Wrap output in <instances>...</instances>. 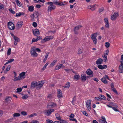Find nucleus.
Wrapping results in <instances>:
<instances>
[{"mask_svg": "<svg viewBox=\"0 0 123 123\" xmlns=\"http://www.w3.org/2000/svg\"><path fill=\"white\" fill-rule=\"evenodd\" d=\"M46 4L49 5L47 11H51L52 10H54L55 8V6L53 5V3L52 2H48L46 3Z\"/></svg>", "mask_w": 123, "mask_h": 123, "instance_id": "nucleus-1", "label": "nucleus"}, {"mask_svg": "<svg viewBox=\"0 0 123 123\" xmlns=\"http://www.w3.org/2000/svg\"><path fill=\"white\" fill-rule=\"evenodd\" d=\"M119 16L118 12H112V14L111 15V19L112 20L114 21Z\"/></svg>", "mask_w": 123, "mask_h": 123, "instance_id": "nucleus-2", "label": "nucleus"}, {"mask_svg": "<svg viewBox=\"0 0 123 123\" xmlns=\"http://www.w3.org/2000/svg\"><path fill=\"white\" fill-rule=\"evenodd\" d=\"M26 73L25 72H23L20 74L19 76L16 78L14 80V81L19 80L21 79H24L25 77Z\"/></svg>", "mask_w": 123, "mask_h": 123, "instance_id": "nucleus-3", "label": "nucleus"}, {"mask_svg": "<svg viewBox=\"0 0 123 123\" xmlns=\"http://www.w3.org/2000/svg\"><path fill=\"white\" fill-rule=\"evenodd\" d=\"M54 111V110L53 109H49L43 111V113L45 115L47 116H50L52 113Z\"/></svg>", "mask_w": 123, "mask_h": 123, "instance_id": "nucleus-4", "label": "nucleus"}, {"mask_svg": "<svg viewBox=\"0 0 123 123\" xmlns=\"http://www.w3.org/2000/svg\"><path fill=\"white\" fill-rule=\"evenodd\" d=\"M97 33H95L92 34L91 35V38L92 40L93 43L95 44H96L97 43V40L96 38Z\"/></svg>", "mask_w": 123, "mask_h": 123, "instance_id": "nucleus-5", "label": "nucleus"}, {"mask_svg": "<svg viewBox=\"0 0 123 123\" xmlns=\"http://www.w3.org/2000/svg\"><path fill=\"white\" fill-rule=\"evenodd\" d=\"M31 54L32 56L33 57H36L38 55V54L36 53V50L33 47L31 48Z\"/></svg>", "mask_w": 123, "mask_h": 123, "instance_id": "nucleus-6", "label": "nucleus"}, {"mask_svg": "<svg viewBox=\"0 0 123 123\" xmlns=\"http://www.w3.org/2000/svg\"><path fill=\"white\" fill-rule=\"evenodd\" d=\"M91 100L89 99L87 100L86 103V106L89 111H90L91 110Z\"/></svg>", "mask_w": 123, "mask_h": 123, "instance_id": "nucleus-7", "label": "nucleus"}, {"mask_svg": "<svg viewBox=\"0 0 123 123\" xmlns=\"http://www.w3.org/2000/svg\"><path fill=\"white\" fill-rule=\"evenodd\" d=\"M44 82L43 81H41L37 82V85L36 88L37 89L41 88L43 86V85L44 83Z\"/></svg>", "mask_w": 123, "mask_h": 123, "instance_id": "nucleus-8", "label": "nucleus"}, {"mask_svg": "<svg viewBox=\"0 0 123 123\" xmlns=\"http://www.w3.org/2000/svg\"><path fill=\"white\" fill-rule=\"evenodd\" d=\"M86 74L89 76L88 78H90V77H92L93 76V72L90 69H88L86 71Z\"/></svg>", "mask_w": 123, "mask_h": 123, "instance_id": "nucleus-9", "label": "nucleus"}, {"mask_svg": "<svg viewBox=\"0 0 123 123\" xmlns=\"http://www.w3.org/2000/svg\"><path fill=\"white\" fill-rule=\"evenodd\" d=\"M8 28L10 30H13L14 29L15 26L14 24L11 22H9L8 23Z\"/></svg>", "mask_w": 123, "mask_h": 123, "instance_id": "nucleus-10", "label": "nucleus"}, {"mask_svg": "<svg viewBox=\"0 0 123 123\" xmlns=\"http://www.w3.org/2000/svg\"><path fill=\"white\" fill-rule=\"evenodd\" d=\"M54 37L52 36H47L43 39L42 41L44 42H46L49 41L50 40L52 39Z\"/></svg>", "mask_w": 123, "mask_h": 123, "instance_id": "nucleus-11", "label": "nucleus"}, {"mask_svg": "<svg viewBox=\"0 0 123 123\" xmlns=\"http://www.w3.org/2000/svg\"><path fill=\"white\" fill-rule=\"evenodd\" d=\"M82 27L81 25H79L75 27L74 29V31L75 34H78V30L79 29Z\"/></svg>", "mask_w": 123, "mask_h": 123, "instance_id": "nucleus-12", "label": "nucleus"}, {"mask_svg": "<svg viewBox=\"0 0 123 123\" xmlns=\"http://www.w3.org/2000/svg\"><path fill=\"white\" fill-rule=\"evenodd\" d=\"M81 80L83 81H85L87 79V76L84 74H81Z\"/></svg>", "mask_w": 123, "mask_h": 123, "instance_id": "nucleus-13", "label": "nucleus"}, {"mask_svg": "<svg viewBox=\"0 0 123 123\" xmlns=\"http://www.w3.org/2000/svg\"><path fill=\"white\" fill-rule=\"evenodd\" d=\"M37 82L35 81L32 82L31 83V89H34L37 86Z\"/></svg>", "mask_w": 123, "mask_h": 123, "instance_id": "nucleus-14", "label": "nucleus"}, {"mask_svg": "<svg viewBox=\"0 0 123 123\" xmlns=\"http://www.w3.org/2000/svg\"><path fill=\"white\" fill-rule=\"evenodd\" d=\"M104 22L105 24V27L106 28H108L109 26V23L108 18H105Z\"/></svg>", "mask_w": 123, "mask_h": 123, "instance_id": "nucleus-15", "label": "nucleus"}, {"mask_svg": "<svg viewBox=\"0 0 123 123\" xmlns=\"http://www.w3.org/2000/svg\"><path fill=\"white\" fill-rule=\"evenodd\" d=\"M12 99L11 98V97L8 96L6 97L5 99V102L7 103H9L11 101Z\"/></svg>", "mask_w": 123, "mask_h": 123, "instance_id": "nucleus-16", "label": "nucleus"}, {"mask_svg": "<svg viewBox=\"0 0 123 123\" xmlns=\"http://www.w3.org/2000/svg\"><path fill=\"white\" fill-rule=\"evenodd\" d=\"M107 67L106 65H99L98 66V67L100 69H103L106 68Z\"/></svg>", "mask_w": 123, "mask_h": 123, "instance_id": "nucleus-17", "label": "nucleus"}, {"mask_svg": "<svg viewBox=\"0 0 123 123\" xmlns=\"http://www.w3.org/2000/svg\"><path fill=\"white\" fill-rule=\"evenodd\" d=\"M57 97L58 98H60L62 97V92L60 89L57 90Z\"/></svg>", "mask_w": 123, "mask_h": 123, "instance_id": "nucleus-18", "label": "nucleus"}, {"mask_svg": "<svg viewBox=\"0 0 123 123\" xmlns=\"http://www.w3.org/2000/svg\"><path fill=\"white\" fill-rule=\"evenodd\" d=\"M34 34L35 36H37L39 34V30L38 29H35L33 31Z\"/></svg>", "mask_w": 123, "mask_h": 123, "instance_id": "nucleus-19", "label": "nucleus"}, {"mask_svg": "<svg viewBox=\"0 0 123 123\" xmlns=\"http://www.w3.org/2000/svg\"><path fill=\"white\" fill-rule=\"evenodd\" d=\"M23 24V23L22 21H19L18 22L17 25V26L18 28H20L22 27Z\"/></svg>", "mask_w": 123, "mask_h": 123, "instance_id": "nucleus-20", "label": "nucleus"}, {"mask_svg": "<svg viewBox=\"0 0 123 123\" xmlns=\"http://www.w3.org/2000/svg\"><path fill=\"white\" fill-rule=\"evenodd\" d=\"M14 39L15 40L14 45H16L17 43L18 42V38L14 36Z\"/></svg>", "mask_w": 123, "mask_h": 123, "instance_id": "nucleus-21", "label": "nucleus"}, {"mask_svg": "<svg viewBox=\"0 0 123 123\" xmlns=\"http://www.w3.org/2000/svg\"><path fill=\"white\" fill-rule=\"evenodd\" d=\"M119 72L120 73L123 72V65H120L119 68Z\"/></svg>", "mask_w": 123, "mask_h": 123, "instance_id": "nucleus-22", "label": "nucleus"}, {"mask_svg": "<svg viewBox=\"0 0 123 123\" xmlns=\"http://www.w3.org/2000/svg\"><path fill=\"white\" fill-rule=\"evenodd\" d=\"M56 105V104L53 102H52L51 103H49V104L47 105V107L48 108L50 106L51 107H54Z\"/></svg>", "mask_w": 123, "mask_h": 123, "instance_id": "nucleus-23", "label": "nucleus"}, {"mask_svg": "<svg viewBox=\"0 0 123 123\" xmlns=\"http://www.w3.org/2000/svg\"><path fill=\"white\" fill-rule=\"evenodd\" d=\"M103 62V60L102 59L99 58L96 61V63L97 64H99L102 63Z\"/></svg>", "mask_w": 123, "mask_h": 123, "instance_id": "nucleus-24", "label": "nucleus"}, {"mask_svg": "<svg viewBox=\"0 0 123 123\" xmlns=\"http://www.w3.org/2000/svg\"><path fill=\"white\" fill-rule=\"evenodd\" d=\"M10 68L11 66L8 65L6 68V70L4 71V73L5 74H6L7 72L10 70Z\"/></svg>", "mask_w": 123, "mask_h": 123, "instance_id": "nucleus-25", "label": "nucleus"}, {"mask_svg": "<svg viewBox=\"0 0 123 123\" xmlns=\"http://www.w3.org/2000/svg\"><path fill=\"white\" fill-rule=\"evenodd\" d=\"M23 97L22 98L23 99H26L28 97V95L27 94H22Z\"/></svg>", "mask_w": 123, "mask_h": 123, "instance_id": "nucleus-26", "label": "nucleus"}, {"mask_svg": "<svg viewBox=\"0 0 123 123\" xmlns=\"http://www.w3.org/2000/svg\"><path fill=\"white\" fill-rule=\"evenodd\" d=\"M62 66V65L59 64L58 66H57L55 68V69L56 70H58L60 69Z\"/></svg>", "mask_w": 123, "mask_h": 123, "instance_id": "nucleus-27", "label": "nucleus"}, {"mask_svg": "<svg viewBox=\"0 0 123 123\" xmlns=\"http://www.w3.org/2000/svg\"><path fill=\"white\" fill-rule=\"evenodd\" d=\"M55 115L56 118L58 120L61 119V117L60 115L58 113H55Z\"/></svg>", "mask_w": 123, "mask_h": 123, "instance_id": "nucleus-28", "label": "nucleus"}, {"mask_svg": "<svg viewBox=\"0 0 123 123\" xmlns=\"http://www.w3.org/2000/svg\"><path fill=\"white\" fill-rule=\"evenodd\" d=\"M53 4H54L55 5H58L59 6H60L61 5L60 4V2L58 1V0H56L53 3Z\"/></svg>", "mask_w": 123, "mask_h": 123, "instance_id": "nucleus-29", "label": "nucleus"}, {"mask_svg": "<svg viewBox=\"0 0 123 123\" xmlns=\"http://www.w3.org/2000/svg\"><path fill=\"white\" fill-rule=\"evenodd\" d=\"M13 120V118H11L6 120L5 121V122L6 123H9L12 122Z\"/></svg>", "mask_w": 123, "mask_h": 123, "instance_id": "nucleus-30", "label": "nucleus"}, {"mask_svg": "<svg viewBox=\"0 0 123 123\" xmlns=\"http://www.w3.org/2000/svg\"><path fill=\"white\" fill-rule=\"evenodd\" d=\"M79 77L80 76L79 75L76 74L74 76V78L75 80H78Z\"/></svg>", "mask_w": 123, "mask_h": 123, "instance_id": "nucleus-31", "label": "nucleus"}, {"mask_svg": "<svg viewBox=\"0 0 123 123\" xmlns=\"http://www.w3.org/2000/svg\"><path fill=\"white\" fill-rule=\"evenodd\" d=\"M101 80L102 82H103L105 84H106L107 83V80H106V79H105V78H102L101 79Z\"/></svg>", "mask_w": 123, "mask_h": 123, "instance_id": "nucleus-32", "label": "nucleus"}, {"mask_svg": "<svg viewBox=\"0 0 123 123\" xmlns=\"http://www.w3.org/2000/svg\"><path fill=\"white\" fill-rule=\"evenodd\" d=\"M34 6H30L29 7V10L30 12H32L34 10Z\"/></svg>", "mask_w": 123, "mask_h": 123, "instance_id": "nucleus-33", "label": "nucleus"}, {"mask_svg": "<svg viewBox=\"0 0 123 123\" xmlns=\"http://www.w3.org/2000/svg\"><path fill=\"white\" fill-rule=\"evenodd\" d=\"M57 62L56 60H54L51 64L50 66L51 67L53 66Z\"/></svg>", "mask_w": 123, "mask_h": 123, "instance_id": "nucleus-34", "label": "nucleus"}, {"mask_svg": "<svg viewBox=\"0 0 123 123\" xmlns=\"http://www.w3.org/2000/svg\"><path fill=\"white\" fill-rule=\"evenodd\" d=\"M24 14V13L23 12H19L18 13H16V16H19L21 15H23Z\"/></svg>", "mask_w": 123, "mask_h": 123, "instance_id": "nucleus-35", "label": "nucleus"}, {"mask_svg": "<svg viewBox=\"0 0 123 123\" xmlns=\"http://www.w3.org/2000/svg\"><path fill=\"white\" fill-rule=\"evenodd\" d=\"M99 122L101 123H107L106 121V120H103L101 119H99L98 120Z\"/></svg>", "mask_w": 123, "mask_h": 123, "instance_id": "nucleus-36", "label": "nucleus"}, {"mask_svg": "<svg viewBox=\"0 0 123 123\" xmlns=\"http://www.w3.org/2000/svg\"><path fill=\"white\" fill-rule=\"evenodd\" d=\"M34 48V49L35 50H36L37 52H41V50L40 49L38 48H36L34 46L33 47Z\"/></svg>", "mask_w": 123, "mask_h": 123, "instance_id": "nucleus-37", "label": "nucleus"}, {"mask_svg": "<svg viewBox=\"0 0 123 123\" xmlns=\"http://www.w3.org/2000/svg\"><path fill=\"white\" fill-rule=\"evenodd\" d=\"M105 45L106 47L107 48L109 47H110V44L109 42H105Z\"/></svg>", "mask_w": 123, "mask_h": 123, "instance_id": "nucleus-38", "label": "nucleus"}, {"mask_svg": "<svg viewBox=\"0 0 123 123\" xmlns=\"http://www.w3.org/2000/svg\"><path fill=\"white\" fill-rule=\"evenodd\" d=\"M49 53H47L46 55L45 56V58L43 60V62H45L47 59Z\"/></svg>", "mask_w": 123, "mask_h": 123, "instance_id": "nucleus-39", "label": "nucleus"}, {"mask_svg": "<svg viewBox=\"0 0 123 123\" xmlns=\"http://www.w3.org/2000/svg\"><path fill=\"white\" fill-rule=\"evenodd\" d=\"M70 85L69 83H68L63 86L65 88H69L70 86Z\"/></svg>", "mask_w": 123, "mask_h": 123, "instance_id": "nucleus-40", "label": "nucleus"}, {"mask_svg": "<svg viewBox=\"0 0 123 123\" xmlns=\"http://www.w3.org/2000/svg\"><path fill=\"white\" fill-rule=\"evenodd\" d=\"M20 114L18 113H16L13 114V116L14 117H18L20 116Z\"/></svg>", "mask_w": 123, "mask_h": 123, "instance_id": "nucleus-41", "label": "nucleus"}, {"mask_svg": "<svg viewBox=\"0 0 123 123\" xmlns=\"http://www.w3.org/2000/svg\"><path fill=\"white\" fill-rule=\"evenodd\" d=\"M67 4V3L66 1H64L63 2H60V4L61 5H60V6H65V5H66Z\"/></svg>", "mask_w": 123, "mask_h": 123, "instance_id": "nucleus-42", "label": "nucleus"}, {"mask_svg": "<svg viewBox=\"0 0 123 123\" xmlns=\"http://www.w3.org/2000/svg\"><path fill=\"white\" fill-rule=\"evenodd\" d=\"M30 17L31 18V20L34 21V18L35 17L34 14H31V15Z\"/></svg>", "mask_w": 123, "mask_h": 123, "instance_id": "nucleus-43", "label": "nucleus"}, {"mask_svg": "<svg viewBox=\"0 0 123 123\" xmlns=\"http://www.w3.org/2000/svg\"><path fill=\"white\" fill-rule=\"evenodd\" d=\"M109 51L108 49H107L104 52V54L105 55H106L107 56L108 55L109 53Z\"/></svg>", "mask_w": 123, "mask_h": 123, "instance_id": "nucleus-44", "label": "nucleus"}, {"mask_svg": "<svg viewBox=\"0 0 123 123\" xmlns=\"http://www.w3.org/2000/svg\"><path fill=\"white\" fill-rule=\"evenodd\" d=\"M22 89L21 87L18 88L17 89V92H16L17 93L20 92L22 91Z\"/></svg>", "mask_w": 123, "mask_h": 123, "instance_id": "nucleus-45", "label": "nucleus"}, {"mask_svg": "<svg viewBox=\"0 0 123 123\" xmlns=\"http://www.w3.org/2000/svg\"><path fill=\"white\" fill-rule=\"evenodd\" d=\"M21 114L23 116H25L27 114V113L25 111H22L21 112Z\"/></svg>", "mask_w": 123, "mask_h": 123, "instance_id": "nucleus-46", "label": "nucleus"}, {"mask_svg": "<svg viewBox=\"0 0 123 123\" xmlns=\"http://www.w3.org/2000/svg\"><path fill=\"white\" fill-rule=\"evenodd\" d=\"M16 2L17 3L18 5L19 6H21V4L19 0H15Z\"/></svg>", "mask_w": 123, "mask_h": 123, "instance_id": "nucleus-47", "label": "nucleus"}, {"mask_svg": "<svg viewBox=\"0 0 123 123\" xmlns=\"http://www.w3.org/2000/svg\"><path fill=\"white\" fill-rule=\"evenodd\" d=\"M11 49L9 48L7 52V55H9L11 53Z\"/></svg>", "mask_w": 123, "mask_h": 123, "instance_id": "nucleus-48", "label": "nucleus"}, {"mask_svg": "<svg viewBox=\"0 0 123 123\" xmlns=\"http://www.w3.org/2000/svg\"><path fill=\"white\" fill-rule=\"evenodd\" d=\"M112 89L113 91L115 93L117 94H118L117 92V91L116 89L114 87L113 88H112Z\"/></svg>", "mask_w": 123, "mask_h": 123, "instance_id": "nucleus-49", "label": "nucleus"}, {"mask_svg": "<svg viewBox=\"0 0 123 123\" xmlns=\"http://www.w3.org/2000/svg\"><path fill=\"white\" fill-rule=\"evenodd\" d=\"M69 120L72 121H75V123H76L77 122V121L74 118H70Z\"/></svg>", "mask_w": 123, "mask_h": 123, "instance_id": "nucleus-50", "label": "nucleus"}, {"mask_svg": "<svg viewBox=\"0 0 123 123\" xmlns=\"http://www.w3.org/2000/svg\"><path fill=\"white\" fill-rule=\"evenodd\" d=\"M46 122L47 123H52L53 122L52 120H51L49 119H47Z\"/></svg>", "mask_w": 123, "mask_h": 123, "instance_id": "nucleus-51", "label": "nucleus"}, {"mask_svg": "<svg viewBox=\"0 0 123 123\" xmlns=\"http://www.w3.org/2000/svg\"><path fill=\"white\" fill-rule=\"evenodd\" d=\"M60 121L61 123H67V121L65 120H64L62 119L61 118V119L59 120Z\"/></svg>", "mask_w": 123, "mask_h": 123, "instance_id": "nucleus-52", "label": "nucleus"}, {"mask_svg": "<svg viewBox=\"0 0 123 123\" xmlns=\"http://www.w3.org/2000/svg\"><path fill=\"white\" fill-rule=\"evenodd\" d=\"M100 98L103 100H105L106 99V98L103 95H101Z\"/></svg>", "mask_w": 123, "mask_h": 123, "instance_id": "nucleus-53", "label": "nucleus"}, {"mask_svg": "<svg viewBox=\"0 0 123 123\" xmlns=\"http://www.w3.org/2000/svg\"><path fill=\"white\" fill-rule=\"evenodd\" d=\"M31 123H39V122L37 120H34L32 121Z\"/></svg>", "mask_w": 123, "mask_h": 123, "instance_id": "nucleus-54", "label": "nucleus"}, {"mask_svg": "<svg viewBox=\"0 0 123 123\" xmlns=\"http://www.w3.org/2000/svg\"><path fill=\"white\" fill-rule=\"evenodd\" d=\"M95 5L94 4L93 5L91 6V7H92V9H91V10L92 11H94L95 9Z\"/></svg>", "mask_w": 123, "mask_h": 123, "instance_id": "nucleus-55", "label": "nucleus"}, {"mask_svg": "<svg viewBox=\"0 0 123 123\" xmlns=\"http://www.w3.org/2000/svg\"><path fill=\"white\" fill-rule=\"evenodd\" d=\"M34 14L35 15V17L36 18H37L39 14L38 12H36L35 13H34Z\"/></svg>", "mask_w": 123, "mask_h": 123, "instance_id": "nucleus-56", "label": "nucleus"}, {"mask_svg": "<svg viewBox=\"0 0 123 123\" xmlns=\"http://www.w3.org/2000/svg\"><path fill=\"white\" fill-rule=\"evenodd\" d=\"M4 8V5L0 3V8L1 9H3Z\"/></svg>", "mask_w": 123, "mask_h": 123, "instance_id": "nucleus-57", "label": "nucleus"}, {"mask_svg": "<svg viewBox=\"0 0 123 123\" xmlns=\"http://www.w3.org/2000/svg\"><path fill=\"white\" fill-rule=\"evenodd\" d=\"M42 39V37H41L38 36H37V41L38 40H41Z\"/></svg>", "mask_w": 123, "mask_h": 123, "instance_id": "nucleus-58", "label": "nucleus"}, {"mask_svg": "<svg viewBox=\"0 0 123 123\" xmlns=\"http://www.w3.org/2000/svg\"><path fill=\"white\" fill-rule=\"evenodd\" d=\"M104 8L103 7L100 8L99 10V12H102L104 10Z\"/></svg>", "mask_w": 123, "mask_h": 123, "instance_id": "nucleus-59", "label": "nucleus"}, {"mask_svg": "<svg viewBox=\"0 0 123 123\" xmlns=\"http://www.w3.org/2000/svg\"><path fill=\"white\" fill-rule=\"evenodd\" d=\"M82 113L84 114L86 116H87L88 115V114L85 111H82Z\"/></svg>", "mask_w": 123, "mask_h": 123, "instance_id": "nucleus-60", "label": "nucleus"}, {"mask_svg": "<svg viewBox=\"0 0 123 123\" xmlns=\"http://www.w3.org/2000/svg\"><path fill=\"white\" fill-rule=\"evenodd\" d=\"M107 56L106 55H105L104 54V56H103V57H104L105 59V62H106L107 59Z\"/></svg>", "mask_w": 123, "mask_h": 123, "instance_id": "nucleus-61", "label": "nucleus"}, {"mask_svg": "<svg viewBox=\"0 0 123 123\" xmlns=\"http://www.w3.org/2000/svg\"><path fill=\"white\" fill-rule=\"evenodd\" d=\"M32 25L34 27H37V24L35 22L33 23Z\"/></svg>", "mask_w": 123, "mask_h": 123, "instance_id": "nucleus-62", "label": "nucleus"}, {"mask_svg": "<svg viewBox=\"0 0 123 123\" xmlns=\"http://www.w3.org/2000/svg\"><path fill=\"white\" fill-rule=\"evenodd\" d=\"M14 61V59H12L8 60V61L9 63H10L13 62Z\"/></svg>", "mask_w": 123, "mask_h": 123, "instance_id": "nucleus-63", "label": "nucleus"}, {"mask_svg": "<svg viewBox=\"0 0 123 123\" xmlns=\"http://www.w3.org/2000/svg\"><path fill=\"white\" fill-rule=\"evenodd\" d=\"M9 11L12 13L14 14L15 13L14 11L11 9H9Z\"/></svg>", "mask_w": 123, "mask_h": 123, "instance_id": "nucleus-64", "label": "nucleus"}]
</instances>
